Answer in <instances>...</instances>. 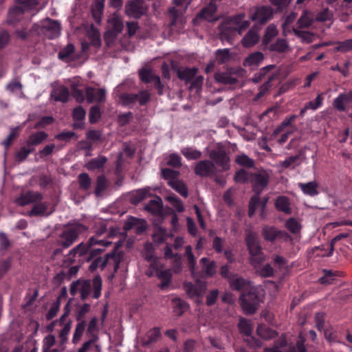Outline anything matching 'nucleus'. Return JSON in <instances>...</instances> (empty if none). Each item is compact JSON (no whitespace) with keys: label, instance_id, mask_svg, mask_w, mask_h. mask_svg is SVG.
<instances>
[{"label":"nucleus","instance_id":"f257e3e1","mask_svg":"<svg viewBox=\"0 0 352 352\" xmlns=\"http://www.w3.org/2000/svg\"><path fill=\"white\" fill-rule=\"evenodd\" d=\"M110 245H111L110 241L91 236L87 243L82 242L71 250L63 262L71 265L75 261V257L78 255L82 260L91 262L89 267L90 272H94L98 268L103 270L107 267L108 260L100 256V254L104 251V248Z\"/></svg>","mask_w":352,"mask_h":352},{"label":"nucleus","instance_id":"f03ea898","mask_svg":"<svg viewBox=\"0 0 352 352\" xmlns=\"http://www.w3.org/2000/svg\"><path fill=\"white\" fill-rule=\"evenodd\" d=\"M245 14L241 12L226 18L219 25V38L222 42L232 45L234 39L241 35L250 25V21L245 20Z\"/></svg>","mask_w":352,"mask_h":352},{"label":"nucleus","instance_id":"7ed1b4c3","mask_svg":"<svg viewBox=\"0 0 352 352\" xmlns=\"http://www.w3.org/2000/svg\"><path fill=\"white\" fill-rule=\"evenodd\" d=\"M102 281L100 275H96L92 281L89 279H78L73 282L70 286V294L75 296L80 292L82 300H85L93 290L92 297L98 299L101 296Z\"/></svg>","mask_w":352,"mask_h":352},{"label":"nucleus","instance_id":"20e7f679","mask_svg":"<svg viewBox=\"0 0 352 352\" xmlns=\"http://www.w3.org/2000/svg\"><path fill=\"white\" fill-rule=\"evenodd\" d=\"M87 227L82 223H75L65 228L59 236L58 245L63 248H68L78 238L79 235L85 232Z\"/></svg>","mask_w":352,"mask_h":352},{"label":"nucleus","instance_id":"39448f33","mask_svg":"<svg viewBox=\"0 0 352 352\" xmlns=\"http://www.w3.org/2000/svg\"><path fill=\"white\" fill-rule=\"evenodd\" d=\"M245 243L250 255L252 263H261L264 260V254L257 234L250 232L245 234Z\"/></svg>","mask_w":352,"mask_h":352},{"label":"nucleus","instance_id":"423d86ee","mask_svg":"<svg viewBox=\"0 0 352 352\" xmlns=\"http://www.w3.org/2000/svg\"><path fill=\"white\" fill-rule=\"evenodd\" d=\"M241 306L247 314H254L258 309L260 302L262 301L258 292L256 289H251L248 292H244L240 296Z\"/></svg>","mask_w":352,"mask_h":352},{"label":"nucleus","instance_id":"0eeeda50","mask_svg":"<svg viewBox=\"0 0 352 352\" xmlns=\"http://www.w3.org/2000/svg\"><path fill=\"white\" fill-rule=\"evenodd\" d=\"M261 234L265 241L270 243H274L276 241L288 242L292 240V237L286 231L280 230L273 226H263Z\"/></svg>","mask_w":352,"mask_h":352},{"label":"nucleus","instance_id":"6e6552de","mask_svg":"<svg viewBox=\"0 0 352 352\" xmlns=\"http://www.w3.org/2000/svg\"><path fill=\"white\" fill-rule=\"evenodd\" d=\"M270 175L265 170L250 173V182L254 193L261 194L269 183Z\"/></svg>","mask_w":352,"mask_h":352},{"label":"nucleus","instance_id":"1a4fd4ad","mask_svg":"<svg viewBox=\"0 0 352 352\" xmlns=\"http://www.w3.org/2000/svg\"><path fill=\"white\" fill-rule=\"evenodd\" d=\"M151 99V96L147 91H141L140 94H122L120 96V100L124 106H132L137 102L140 105H146Z\"/></svg>","mask_w":352,"mask_h":352},{"label":"nucleus","instance_id":"9d476101","mask_svg":"<svg viewBox=\"0 0 352 352\" xmlns=\"http://www.w3.org/2000/svg\"><path fill=\"white\" fill-rule=\"evenodd\" d=\"M332 105L339 112L352 110V91L340 93L333 99Z\"/></svg>","mask_w":352,"mask_h":352},{"label":"nucleus","instance_id":"9b49d317","mask_svg":"<svg viewBox=\"0 0 352 352\" xmlns=\"http://www.w3.org/2000/svg\"><path fill=\"white\" fill-rule=\"evenodd\" d=\"M194 172L195 175L202 177H214L217 175V167L210 160H200L196 164Z\"/></svg>","mask_w":352,"mask_h":352},{"label":"nucleus","instance_id":"f8f14e48","mask_svg":"<svg viewBox=\"0 0 352 352\" xmlns=\"http://www.w3.org/2000/svg\"><path fill=\"white\" fill-rule=\"evenodd\" d=\"M140 80L144 83L153 82L154 87L157 89V94L162 96L164 94V85L162 83L160 78L154 74L151 70L143 68L139 72Z\"/></svg>","mask_w":352,"mask_h":352},{"label":"nucleus","instance_id":"ddd939ff","mask_svg":"<svg viewBox=\"0 0 352 352\" xmlns=\"http://www.w3.org/2000/svg\"><path fill=\"white\" fill-rule=\"evenodd\" d=\"M210 159L219 167L222 171L230 169V158L223 148L212 150L210 153Z\"/></svg>","mask_w":352,"mask_h":352},{"label":"nucleus","instance_id":"4468645a","mask_svg":"<svg viewBox=\"0 0 352 352\" xmlns=\"http://www.w3.org/2000/svg\"><path fill=\"white\" fill-rule=\"evenodd\" d=\"M145 11L143 0H131L125 5L126 15L135 19H138L143 16Z\"/></svg>","mask_w":352,"mask_h":352},{"label":"nucleus","instance_id":"2eb2a0df","mask_svg":"<svg viewBox=\"0 0 352 352\" xmlns=\"http://www.w3.org/2000/svg\"><path fill=\"white\" fill-rule=\"evenodd\" d=\"M273 16L274 10L271 7L261 6L256 8L254 13L250 16V19L257 21L261 25H264L272 19Z\"/></svg>","mask_w":352,"mask_h":352},{"label":"nucleus","instance_id":"dca6fc26","mask_svg":"<svg viewBox=\"0 0 352 352\" xmlns=\"http://www.w3.org/2000/svg\"><path fill=\"white\" fill-rule=\"evenodd\" d=\"M120 247V244L115 245L113 250L104 256V259L108 260L106 267L112 268L114 273L117 272L120 268V264L122 258V252L118 251Z\"/></svg>","mask_w":352,"mask_h":352},{"label":"nucleus","instance_id":"f3484780","mask_svg":"<svg viewBox=\"0 0 352 352\" xmlns=\"http://www.w3.org/2000/svg\"><path fill=\"white\" fill-rule=\"evenodd\" d=\"M85 95L88 103L103 102L106 100V91L104 89L87 87L85 89Z\"/></svg>","mask_w":352,"mask_h":352},{"label":"nucleus","instance_id":"a211bd4d","mask_svg":"<svg viewBox=\"0 0 352 352\" xmlns=\"http://www.w3.org/2000/svg\"><path fill=\"white\" fill-rule=\"evenodd\" d=\"M22 17V1L16 0V5L12 7L8 14L6 23L16 25L20 22Z\"/></svg>","mask_w":352,"mask_h":352},{"label":"nucleus","instance_id":"6ab92c4d","mask_svg":"<svg viewBox=\"0 0 352 352\" xmlns=\"http://www.w3.org/2000/svg\"><path fill=\"white\" fill-rule=\"evenodd\" d=\"M258 31L259 28L256 25H253L242 38V45L245 47H251L258 43L260 38Z\"/></svg>","mask_w":352,"mask_h":352},{"label":"nucleus","instance_id":"aec40b11","mask_svg":"<svg viewBox=\"0 0 352 352\" xmlns=\"http://www.w3.org/2000/svg\"><path fill=\"white\" fill-rule=\"evenodd\" d=\"M305 339L301 334L298 337L295 344H290L289 346H286L285 340H283L281 342L282 346H285L288 351L287 352H306V347L305 346ZM272 352H282L281 349L276 347L270 349Z\"/></svg>","mask_w":352,"mask_h":352},{"label":"nucleus","instance_id":"412c9836","mask_svg":"<svg viewBox=\"0 0 352 352\" xmlns=\"http://www.w3.org/2000/svg\"><path fill=\"white\" fill-rule=\"evenodd\" d=\"M50 206V204L47 201H40L38 203H36L32 206V208L28 212V215L30 217L49 216L54 211V210H52L50 212H47V209Z\"/></svg>","mask_w":352,"mask_h":352},{"label":"nucleus","instance_id":"4be33fe9","mask_svg":"<svg viewBox=\"0 0 352 352\" xmlns=\"http://www.w3.org/2000/svg\"><path fill=\"white\" fill-rule=\"evenodd\" d=\"M151 267L155 270L156 276L161 280L160 287L162 289L167 288L170 283L171 272L169 270H160L155 263H151Z\"/></svg>","mask_w":352,"mask_h":352},{"label":"nucleus","instance_id":"5701e85b","mask_svg":"<svg viewBox=\"0 0 352 352\" xmlns=\"http://www.w3.org/2000/svg\"><path fill=\"white\" fill-rule=\"evenodd\" d=\"M69 95V89L64 85H60L53 88L50 96L56 102L66 103Z\"/></svg>","mask_w":352,"mask_h":352},{"label":"nucleus","instance_id":"b1692460","mask_svg":"<svg viewBox=\"0 0 352 352\" xmlns=\"http://www.w3.org/2000/svg\"><path fill=\"white\" fill-rule=\"evenodd\" d=\"M161 337L160 328L154 327L148 330L144 337L141 338V343L143 346H149L155 343Z\"/></svg>","mask_w":352,"mask_h":352},{"label":"nucleus","instance_id":"393cba45","mask_svg":"<svg viewBox=\"0 0 352 352\" xmlns=\"http://www.w3.org/2000/svg\"><path fill=\"white\" fill-rule=\"evenodd\" d=\"M228 282L233 290L243 291L244 292L249 288L250 282L237 275H233Z\"/></svg>","mask_w":352,"mask_h":352},{"label":"nucleus","instance_id":"a878e982","mask_svg":"<svg viewBox=\"0 0 352 352\" xmlns=\"http://www.w3.org/2000/svg\"><path fill=\"white\" fill-rule=\"evenodd\" d=\"M171 306L175 316L179 317L186 312L188 308V304L179 298H174L171 300Z\"/></svg>","mask_w":352,"mask_h":352},{"label":"nucleus","instance_id":"bb28decb","mask_svg":"<svg viewBox=\"0 0 352 352\" xmlns=\"http://www.w3.org/2000/svg\"><path fill=\"white\" fill-rule=\"evenodd\" d=\"M144 209L153 214H161L162 212V199L159 196H156L145 205Z\"/></svg>","mask_w":352,"mask_h":352},{"label":"nucleus","instance_id":"cd10ccee","mask_svg":"<svg viewBox=\"0 0 352 352\" xmlns=\"http://www.w3.org/2000/svg\"><path fill=\"white\" fill-rule=\"evenodd\" d=\"M298 186L302 190V192L310 197H315L319 194L318 191V184L316 182H309L307 183H302L299 182L298 184Z\"/></svg>","mask_w":352,"mask_h":352},{"label":"nucleus","instance_id":"c85d7f7f","mask_svg":"<svg viewBox=\"0 0 352 352\" xmlns=\"http://www.w3.org/2000/svg\"><path fill=\"white\" fill-rule=\"evenodd\" d=\"M264 55L261 52H255L248 55L243 60V65L247 67H256L263 60Z\"/></svg>","mask_w":352,"mask_h":352},{"label":"nucleus","instance_id":"c756f323","mask_svg":"<svg viewBox=\"0 0 352 352\" xmlns=\"http://www.w3.org/2000/svg\"><path fill=\"white\" fill-rule=\"evenodd\" d=\"M276 208L280 212L289 214L292 213L289 199L286 196H278L274 203Z\"/></svg>","mask_w":352,"mask_h":352},{"label":"nucleus","instance_id":"7c9ffc66","mask_svg":"<svg viewBox=\"0 0 352 352\" xmlns=\"http://www.w3.org/2000/svg\"><path fill=\"white\" fill-rule=\"evenodd\" d=\"M48 137L45 131H38L32 133L27 140L28 146H37L43 142Z\"/></svg>","mask_w":352,"mask_h":352},{"label":"nucleus","instance_id":"2f4dec72","mask_svg":"<svg viewBox=\"0 0 352 352\" xmlns=\"http://www.w3.org/2000/svg\"><path fill=\"white\" fill-rule=\"evenodd\" d=\"M324 275L319 279V282L322 285H329L333 283L335 278L337 276H342L343 272L340 271H333L328 270H323Z\"/></svg>","mask_w":352,"mask_h":352},{"label":"nucleus","instance_id":"473e14b6","mask_svg":"<svg viewBox=\"0 0 352 352\" xmlns=\"http://www.w3.org/2000/svg\"><path fill=\"white\" fill-rule=\"evenodd\" d=\"M23 19L32 16L37 13L34 10L38 5L37 0H23Z\"/></svg>","mask_w":352,"mask_h":352},{"label":"nucleus","instance_id":"72a5a7b5","mask_svg":"<svg viewBox=\"0 0 352 352\" xmlns=\"http://www.w3.org/2000/svg\"><path fill=\"white\" fill-rule=\"evenodd\" d=\"M278 31L276 26L274 24H270L267 27L263 38V44L265 46H268L272 42V39L278 35Z\"/></svg>","mask_w":352,"mask_h":352},{"label":"nucleus","instance_id":"f704fd0d","mask_svg":"<svg viewBox=\"0 0 352 352\" xmlns=\"http://www.w3.org/2000/svg\"><path fill=\"white\" fill-rule=\"evenodd\" d=\"M237 327L240 333L242 335L245 336H251L253 325L250 320L245 318H240Z\"/></svg>","mask_w":352,"mask_h":352},{"label":"nucleus","instance_id":"c9c22d12","mask_svg":"<svg viewBox=\"0 0 352 352\" xmlns=\"http://www.w3.org/2000/svg\"><path fill=\"white\" fill-rule=\"evenodd\" d=\"M215 78L217 82L228 85H234L238 82L237 78L230 73L221 72L217 74Z\"/></svg>","mask_w":352,"mask_h":352},{"label":"nucleus","instance_id":"e433bc0d","mask_svg":"<svg viewBox=\"0 0 352 352\" xmlns=\"http://www.w3.org/2000/svg\"><path fill=\"white\" fill-rule=\"evenodd\" d=\"M267 47L271 52L283 53L287 50L289 45L286 39L278 38L274 43H270Z\"/></svg>","mask_w":352,"mask_h":352},{"label":"nucleus","instance_id":"4c0bfd02","mask_svg":"<svg viewBox=\"0 0 352 352\" xmlns=\"http://www.w3.org/2000/svg\"><path fill=\"white\" fill-rule=\"evenodd\" d=\"M197 73V69L195 67L188 68L186 67L183 69H178L177 71V77L182 80H185L186 82L190 81L192 80Z\"/></svg>","mask_w":352,"mask_h":352},{"label":"nucleus","instance_id":"58836bf2","mask_svg":"<svg viewBox=\"0 0 352 352\" xmlns=\"http://www.w3.org/2000/svg\"><path fill=\"white\" fill-rule=\"evenodd\" d=\"M108 187V181L103 175L98 176L96 186L94 190V194L96 197H100L102 193L106 190Z\"/></svg>","mask_w":352,"mask_h":352},{"label":"nucleus","instance_id":"ea45409f","mask_svg":"<svg viewBox=\"0 0 352 352\" xmlns=\"http://www.w3.org/2000/svg\"><path fill=\"white\" fill-rule=\"evenodd\" d=\"M43 195L36 191H29L23 194V206L28 204H36L42 201Z\"/></svg>","mask_w":352,"mask_h":352},{"label":"nucleus","instance_id":"a19ab883","mask_svg":"<svg viewBox=\"0 0 352 352\" xmlns=\"http://www.w3.org/2000/svg\"><path fill=\"white\" fill-rule=\"evenodd\" d=\"M256 332L259 337L265 340H270L275 338L277 336L276 331L264 325H258L256 329Z\"/></svg>","mask_w":352,"mask_h":352},{"label":"nucleus","instance_id":"79ce46f5","mask_svg":"<svg viewBox=\"0 0 352 352\" xmlns=\"http://www.w3.org/2000/svg\"><path fill=\"white\" fill-rule=\"evenodd\" d=\"M107 159L104 156H98L91 159L87 164V168L89 170H96L102 168L106 164Z\"/></svg>","mask_w":352,"mask_h":352},{"label":"nucleus","instance_id":"37998d69","mask_svg":"<svg viewBox=\"0 0 352 352\" xmlns=\"http://www.w3.org/2000/svg\"><path fill=\"white\" fill-rule=\"evenodd\" d=\"M79 188L83 191H88L91 185V179L89 175L86 173H82L78 176Z\"/></svg>","mask_w":352,"mask_h":352},{"label":"nucleus","instance_id":"c03bdc74","mask_svg":"<svg viewBox=\"0 0 352 352\" xmlns=\"http://www.w3.org/2000/svg\"><path fill=\"white\" fill-rule=\"evenodd\" d=\"M168 184L179 193L182 197L186 198L188 195V192L186 186L180 180L168 182Z\"/></svg>","mask_w":352,"mask_h":352},{"label":"nucleus","instance_id":"a18cd8bd","mask_svg":"<svg viewBox=\"0 0 352 352\" xmlns=\"http://www.w3.org/2000/svg\"><path fill=\"white\" fill-rule=\"evenodd\" d=\"M260 194L254 193V195L250 198L248 206V216L250 217H252L255 214L256 209L260 206Z\"/></svg>","mask_w":352,"mask_h":352},{"label":"nucleus","instance_id":"49530a36","mask_svg":"<svg viewBox=\"0 0 352 352\" xmlns=\"http://www.w3.org/2000/svg\"><path fill=\"white\" fill-rule=\"evenodd\" d=\"M182 154L188 160H198L201 157V152L192 147H185L181 151Z\"/></svg>","mask_w":352,"mask_h":352},{"label":"nucleus","instance_id":"de8ad7c7","mask_svg":"<svg viewBox=\"0 0 352 352\" xmlns=\"http://www.w3.org/2000/svg\"><path fill=\"white\" fill-rule=\"evenodd\" d=\"M235 162L239 166L248 168H252L254 166V161L243 153L236 157Z\"/></svg>","mask_w":352,"mask_h":352},{"label":"nucleus","instance_id":"09e8293b","mask_svg":"<svg viewBox=\"0 0 352 352\" xmlns=\"http://www.w3.org/2000/svg\"><path fill=\"white\" fill-rule=\"evenodd\" d=\"M86 325V322H78L72 338V342L74 344H77L80 340L85 330Z\"/></svg>","mask_w":352,"mask_h":352},{"label":"nucleus","instance_id":"8fccbe9b","mask_svg":"<svg viewBox=\"0 0 352 352\" xmlns=\"http://www.w3.org/2000/svg\"><path fill=\"white\" fill-rule=\"evenodd\" d=\"M336 45V46L334 48L336 52L346 53L352 51V38L346 39L343 41H337Z\"/></svg>","mask_w":352,"mask_h":352},{"label":"nucleus","instance_id":"3c124183","mask_svg":"<svg viewBox=\"0 0 352 352\" xmlns=\"http://www.w3.org/2000/svg\"><path fill=\"white\" fill-rule=\"evenodd\" d=\"M60 296L58 297L56 300L52 303L49 311L45 315L47 320H52L57 314L60 309Z\"/></svg>","mask_w":352,"mask_h":352},{"label":"nucleus","instance_id":"603ef678","mask_svg":"<svg viewBox=\"0 0 352 352\" xmlns=\"http://www.w3.org/2000/svg\"><path fill=\"white\" fill-rule=\"evenodd\" d=\"M302 155L300 152L298 155H296L294 156H290L289 157L285 159L284 161L280 162V166L283 168H287L290 166L294 168L295 166L300 164V158Z\"/></svg>","mask_w":352,"mask_h":352},{"label":"nucleus","instance_id":"864d4df0","mask_svg":"<svg viewBox=\"0 0 352 352\" xmlns=\"http://www.w3.org/2000/svg\"><path fill=\"white\" fill-rule=\"evenodd\" d=\"M149 192L150 189L148 188L136 190L131 197V202L135 204L140 203L146 197Z\"/></svg>","mask_w":352,"mask_h":352},{"label":"nucleus","instance_id":"5fc2aeb1","mask_svg":"<svg viewBox=\"0 0 352 352\" xmlns=\"http://www.w3.org/2000/svg\"><path fill=\"white\" fill-rule=\"evenodd\" d=\"M323 94H318L314 100H311L305 104L306 109L315 111L320 108L324 101Z\"/></svg>","mask_w":352,"mask_h":352},{"label":"nucleus","instance_id":"6e6d98bb","mask_svg":"<svg viewBox=\"0 0 352 352\" xmlns=\"http://www.w3.org/2000/svg\"><path fill=\"white\" fill-rule=\"evenodd\" d=\"M169 237V234L165 228L159 227L153 234V239L158 243H163Z\"/></svg>","mask_w":352,"mask_h":352},{"label":"nucleus","instance_id":"4d7b16f0","mask_svg":"<svg viewBox=\"0 0 352 352\" xmlns=\"http://www.w3.org/2000/svg\"><path fill=\"white\" fill-rule=\"evenodd\" d=\"M98 320L96 317H94L90 320L86 331L87 336L90 338H93V336H98L96 334L98 331Z\"/></svg>","mask_w":352,"mask_h":352},{"label":"nucleus","instance_id":"13d9d810","mask_svg":"<svg viewBox=\"0 0 352 352\" xmlns=\"http://www.w3.org/2000/svg\"><path fill=\"white\" fill-rule=\"evenodd\" d=\"M285 227L292 234L298 233L301 229L300 224L293 217L289 218L285 223Z\"/></svg>","mask_w":352,"mask_h":352},{"label":"nucleus","instance_id":"bf43d9fd","mask_svg":"<svg viewBox=\"0 0 352 352\" xmlns=\"http://www.w3.org/2000/svg\"><path fill=\"white\" fill-rule=\"evenodd\" d=\"M20 134V128L16 127L12 129L8 137L2 142V145L5 148H8Z\"/></svg>","mask_w":352,"mask_h":352},{"label":"nucleus","instance_id":"052dcab7","mask_svg":"<svg viewBox=\"0 0 352 352\" xmlns=\"http://www.w3.org/2000/svg\"><path fill=\"white\" fill-rule=\"evenodd\" d=\"M72 320H69L65 324L63 328L60 331L58 337L60 339L61 344H64L68 340L69 335L72 328Z\"/></svg>","mask_w":352,"mask_h":352},{"label":"nucleus","instance_id":"680f3d73","mask_svg":"<svg viewBox=\"0 0 352 352\" xmlns=\"http://www.w3.org/2000/svg\"><path fill=\"white\" fill-rule=\"evenodd\" d=\"M101 118V111L98 106H93L89 110V120L91 124H95L98 122Z\"/></svg>","mask_w":352,"mask_h":352},{"label":"nucleus","instance_id":"e2e57ef3","mask_svg":"<svg viewBox=\"0 0 352 352\" xmlns=\"http://www.w3.org/2000/svg\"><path fill=\"white\" fill-rule=\"evenodd\" d=\"M250 174H249L245 170L240 169L235 173L234 179L237 183L245 184L250 182Z\"/></svg>","mask_w":352,"mask_h":352},{"label":"nucleus","instance_id":"0e129e2a","mask_svg":"<svg viewBox=\"0 0 352 352\" xmlns=\"http://www.w3.org/2000/svg\"><path fill=\"white\" fill-rule=\"evenodd\" d=\"M167 201L171 204L173 207L179 212L184 211V204L182 201L175 195L167 197Z\"/></svg>","mask_w":352,"mask_h":352},{"label":"nucleus","instance_id":"69168bd1","mask_svg":"<svg viewBox=\"0 0 352 352\" xmlns=\"http://www.w3.org/2000/svg\"><path fill=\"white\" fill-rule=\"evenodd\" d=\"M162 177L168 182L177 181L179 175V172L170 168H163L162 170Z\"/></svg>","mask_w":352,"mask_h":352},{"label":"nucleus","instance_id":"338daca9","mask_svg":"<svg viewBox=\"0 0 352 352\" xmlns=\"http://www.w3.org/2000/svg\"><path fill=\"white\" fill-rule=\"evenodd\" d=\"M217 60L219 63H226L230 59L229 49L218 50L216 52Z\"/></svg>","mask_w":352,"mask_h":352},{"label":"nucleus","instance_id":"774afa93","mask_svg":"<svg viewBox=\"0 0 352 352\" xmlns=\"http://www.w3.org/2000/svg\"><path fill=\"white\" fill-rule=\"evenodd\" d=\"M74 52V46L73 44L69 43L62 49L58 54V57L60 60H65L66 58L71 56V55Z\"/></svg>","mask_w":352,"mask_h":352}]
</instances>
